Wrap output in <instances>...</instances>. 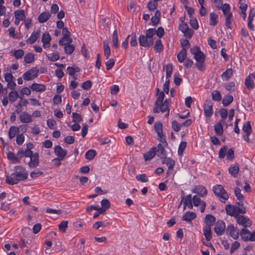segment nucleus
Instances as JSON below:
<instances>
[{
    "instance_id": "obj_1",
    "label": "nucleus",
    "mask_w": 255,
    "mask_h": 255,
    "mask_svg": "<svg viewBox=\"0 0 255 255\" xmlns=\"http://www.w3.org/2000/svg\"><path fill=\"white\" fill-rule=\"evenodd\" d=\"M28 173L25 168L21 166H16L14 168V172L6 176V182L10 185L17 184L19 181L27 178Z\"/></svg>"
},
{
    "instance_id": "obj_2",
    "label": "nucleus",
    "mask_w": 255,
    "mask_h": 255,
    "mask_svg": "<svg viewBox=\"0 0 255 255\" xmlns=\"http://www.w3.org/2000/svg\"><path fill=\"white\" fill-rule=\"evenodd\" d=\"M155 34V28H149L146 30L145 35H141L139 37V43L140 46L149 47L153 44V37Z\"/></svg>"
},
{
    "instance_id": "obj_3",
    "label": "nucleus",
    "mask_w": 255,
    "mask_h": 255,
    "mask_svg": "<svg viewBox=\"0 0 255 255\" xmlns=\"http://www.w3.org/2000/svg\"><path fill=\"white\" fill-rule=\"evenodd\" d=\"M190 52L193 55L194 58L196 60V66L199 69L201 70L204 67L206 58L205 55L197 46L191 48Z\"/></svg>"
},
{
    "instance_id": "obj_4",
    "label": "nucleus",
    "mask_w": 255,
    "mask_h": 255,
    "mask_svg": "<svg viewBox=\"0 0 255 255\" xmlns=\"http://www.w3.org/2000/svg\"><path fill=\"white\" fill-rule=\"evenodd\" d=\"M213 190L214 194L219 198L221 202H225L229 198L228 194L222 185H215L213 188Z\"/></svg>"
},
{
    "instance_id": "obj_5",
    "label": "nucleus",
    "mask_w": 255,
    "mask_h": 255,
    "mask_svg": "<svg viewBox=\"0 0 255 255\" xmlns=\"http://www.w3.org/2000/svg\"><path fill=\"white\" fill-rule=\"evenodd\" d=\"M240 236L244 241H255V231H251L246 228H243L240 231Z\"/></svg>"
},
{
    "instance_id": "obj_6",
    "label": "nucleus",
    "mask_w": 255,
    "mask_h": 255,
    "mask_svg": "<svg viewBox=\"0 0 255 255\" xmlns=\"http://www.w3.org/2000/svg\"><path fill=\"white\" fill-rule=\"evenodd\" d=\"M169 100L166 99L165 101L162 104H159L158 106L157 105V104H155V106L153 108V112L154 113H159L161 112L162 113L167 112L169 113ZM168 115V113L166 114V116Z\"/></svg>"
},
{
    "instance_id": "obj_7",
    "label": "nucleus",
    "mask_w": 255,
    "mask_h": 255,
    "mask_svg": "<svg viewBox=\"0 0 255 255\" xmlns=\"http://www.w3.org/2000/svg\"><path fill=\"white\" fill-rule=\"evenodd\" d=\"M38 73V70L36 68H32L23 74V78L25 81L32 80L37 77Z\"/></svg>"
},
{
    "instance_id": "obj_8",
    "label": "nucleus",
    "mask_w": 255,
    "mask_h": 255,
    "mask_svg": "<svg viewBox=\"0 0 255 255\" xmlns=\"http://www.w3.org/2000/svg\"><path fill=\"white\" fill-rule=\"evenodd\" d=\"M226 232L229 234L234 239H237L239 238L240 232L239 230L234 226L233 225H229L228 226Z\"/></svg>"
},
{
    "instance_id": "obj_9",
    "label": "nucleus",
    "mask_w": 255,
    "mask_h": 255,
    "mask_svg": "<svg viewBox=\"0 0 255 255\" xmlns=\"http://www.w3.org/2000/svg\"><path fill=\"white\" fill-rule=\"evenodd\" d=\"M51 39V37L48 32H45L42 34L41 41L44 49H46L50 47Z\"/></svg>"
},
{
    "instance_id": "obj_10",
    "label": "nucleus",
    "mask_w": 255,
    "mask_h": 255,
    "mask_svg": "<svg viewBox=\"0 0 255 255\" xmlns=\"http://www.w3.org/2000/svg\"><path fill=\"white\" fill-rule=\"evenodd\" d=\"M237 222L239 225L245 227H249L252 224L251 220L244 216H238L237 219Z\"/></svg>"
},
{
    "instance_id": "obj_11",
    "label": "nucleus",
    "mask_w": 255,
    "mask_h": 255,
    "mask_svg": "<svg viewBox=\"0 0 255 255\" xmlns=\"http://www.w3.org/2000/svg\"><path fill=\"white\" fill-rule=\"evenodd\" d=\"M39 154L37 152H35L30 157V161L28 162V166L30 168H35L39 165Z\"/></svg>"
},
{
    "instance_id": "obj_12",
    "label": "nucleus",
    "mask_w": 255,
    "mask_h": 255,
    "mask_svg": "<svg viewBox=\"0 0 255 255\" xmlns=\"http://www.w3.org/2000/svg\"><path fill=\"white\" fill-rule=\"evenodd\" d=\"M225 227V224L223 221H218L215 224L214 231L218 235L220 236L224 233Z\"/></svg>"
},
{
    "instance_id": "obj_13",
    "label": "nucleus",
    "mask_w": 255,
    "mask_h": 255,
    "mask_svg": "<svg viewBox=\"0 0 255 255\" xmlns=\"http://www.w3.org/2000/svg\"><path fill=\"white\" fill-rule=\"evenodd\" d=\"M204 112L206 117L207 118L211 117L213 113V105L211 102H208L204 105Z\"/></svg>"
},
{
    "instance_id": "obj_14",
    "label": "nucleus",
    "mask_w": 255,
    "mask_h": 255,
    "mask_svg": "<svg viewBox=\"0 0 255 255\" xmlns=\"http://www.w3.org/2000/svg\"><path fill=\"white\" fill-rule=\"evenodd\" d=\"M255 80V73H252L248 76L245 79V85L249 89H253L254 87V82Z\"/></svg>"
},
{
    "instance_id": "obj_15",
    "label": "nucleus",
    "mask_w": 255,
    "mask_h": 255,
    "mask_svg": "<svg viewBox=\"0 0 255 255\" xmlns=\"http://www.w3.org/2000/svg\"><path fill=\"white\" fill-rule=\"evenodd\" d=\"M54 153L59 159L63 160L67 154V151L59 145H57L54 148Z\"/></svg>"
},
{
    "instance_id": "obj_16",
    "label": "nucleus",
    "mask_w": 255,
    "mask_h": 255,
    "mask_svg": "<svg viewBox=\"0 0 255 255\" xmlns=\"http://www.w3.org/2000/svg\"><path fill=\"white\" fill-rule=\"evenodd\" d=\"M15 25H18L21 21H22L25 18V13L23 10H17L14 12Z\"/></svg>"
},
{
    "instance_id": "obj_17",
    "label": "nucleus",
    "mask_w": 255,
    "mask_h": 255,
    "mask_svg": "<svg viewBox=\"0 0 255 255\" xmlns=\"http://www.w3.org/2000/svg\"><path fill=\"white\" fill-rule=\"evenodd\" d=\"M154 130L157 134L161 141L164 139V134L162 132V124L160 122H156L154 125Z\"/></svg>"
},
{
    "instance_id": "obj_18",
    "label": "nucleus",
    "mask_w": 255,
    "mask_h": 255,
    "mask_svg": "<svg viewBox=\"0 0 255 255\" xmlns=\"http://www.w3.org/2000/svg\"><path fill=\"white\" fill-rule=\"evenodd\" d=\"M19 118V120L22 123H28L33 121L32 116L26 112H22Z\"/></svg>"
},
{
    "instance_id": "obj_19",
    "label": "nucleus",
    "mask_w": 255,
    "mask_h": 255,
    "mask_svg": "<svg viewBox=\"0 0 255 255\" xmlns=\"http://www.w3.org/2000/svg\"><path fill=\"white\" fill-rule=\"evenodd\" d=\"M192 191L193 193L199 194L202 197L206 196L207 194V190L206 188L201 185L195 186Z\"/></svg>"
},
{
    "instance_id": "obj_20",
    "label": "nucleus",
    "mask_w": 255,
    "mask_h": 255,
    "mask_svg": "<svg viewBox=\"0 0 255 255\" xmlns=\"http://www.w3.org/2000/svg\"><path fill=\"white\" fill-rule=\"evenodd\" d=\"M225 122L221 120L219 122L214 125V130L216 134L218 135H221L223 133V125Z\"/></svg>"
},
{
    "instance_id": "obj_21",
    "label": "nucleus",
    "mask_w": 255,
    "mask_h": 255,
    "mask_svg": "<svg viewBox=\"0 0 255 255\" xmlns=\"http://www.w3.org/2000/svg\"><path fill=\"white\" fill-rule=\"evenodd\" d=\"M40 30L33 31L30 35V37L26 40V43L30 44L34 43L40 37Z\"/></svg>"
},
{
    "instance_id": "obj_22",
    "label": "nucleus",
    "mask_w": 255,
    "mask_h": 255,
    "mask_svg": "<svg viewBox=\"0 0 255 255\" xmlns=\"http://www.w3.org/2000/svg\"><path fill=\"white\" fill-rule=\"evenodd\" d=\"M30 88L32 91L39 92H44L46 89V86L45 85L35 83L31 85Z\"/></svg>"
},
{
    "instance_id": "obj_23",
    "label": "nucleus",
    "mask_w": 255,
    "mask_h": 255,
    "mask_svg": "<svg viewBox=\"0 0 255 255\" xmlns=\"http://www.w3.org/2000/svg\"><path fill=\"white\" fill-rule=\"evenodd\" d=\"M156 152V148L152 147L148 151L145 153L143 155L144 159L145 161L151 159L155 155Z\"/></svg>"
},
{
    "instance_id": "obj_24",
    "label": "nucleus",
    "mask_w": 255,
    "mask_h": 255,
    "mask_svg": "<svg viewBox=\"0 0 255 255\" xmlns=\"http://www.w3.org/2000/svg\"><path fill=\"white\" fill-rule=\"evenodd\" d=\"M218 21V15L214 12H211L209 15V24L214 26L217 24Z\"/></svg>"
},
{
    "instance_id": "obj_25",
    "label": "nucleus",
    "mask_w": 255,
    "mask_h": 255,
    "mask_svg": "<svg viewBox=\"0 0 255 255\" xmlns=\"http://www.w3.org/2000/svg\"><path fill=\"white\" fill-rule=\"evenodd\" d=\"M196 217V214L192 212H186L182 216V220L186 222H190Z\"/></svg>"
},
{
    "instance_id": "obj_26",
    "label": "nucleus",
    "mask_w": 255,
    "mask_h": 255,
    "mask_svg": "<svg viewBox=\"0 0 255 255\" xmlns=\"http://www.w3.org/2000/svg\"><path fill=\"white\" fill-rule=\"evenodd\" d=\"M186 48H182L181 51L177 54V58L179 62L183 63L186 59Z\"/></svg>"
},
{
    "instance_id": "obj_27",
    "label": "nucleus",
    "mask_w": 255,
    "mask_h": 255,
    "mask_svg": "<svg viewBox=\"0 0 255 255\" xmlns=\"http://www.w3.org/2000/svg\"><path fill=\"white\" fill-rule=\"evenodd\" d=\"M203 231L206 240H211L212 238L211 227H209L208 225H205L203 228Z\"/></svg>"
},
{
    "instance_id": "obj_28",
    "label": "nucleus",
    "mask_w": 255,
    "mask_h": 255,
    "mask_svg": "<svg viewBox=\"0 0 255 255\" xmlns=\"http://www.w3.org/2000/svg\"><path fill=\"white\" fill-rule=\"evenodd\" d=\"M225 210L228 215L231 216H237L236 206L231 205H227L225 207Z\"/></svg>"
},
{
    "instance_id": "obj_29",
    "label": "nucleus",
    "mask_w": 255,
    "mask_h": 255,
    "mask_svg": "<svg viewBox=\"0 0 255 255\" xmlns=\"http://www.w3.org/2000/svg\"><path fill=\"white\" fill-rule=\"evenodd\" d=\"M19 132V128L16 126H11L9 128L8 136L9 138H14L15 135Z\"/></svg>"
},
{
    "instance_id": "obj_30",
    "label": "nucleus",
    "mask_w": 255,
    "mask_h": 255,
    "mask_svg": "<svg viewBox=\"0 0 255 255\" xmlns=\"http://www.w3.org/2000/svg\"><path fill=\"white\" fill-rule=\"evenodd\" d=\"M51 14L49 12H43L41 13L38 17V20L40 23H44L49 19Z\"/></svg>"
},
{
    "instance_id": "obj_31",
    "label": "nucleus",
    "mask_w": 255,
    "mask_h": 255,
    "mask_svg": "<svg viewBox=\"0 0 255 255\" xmlns=\"http://www.w3.org/2000/svg\"><path fill=\"white\" fill-rule=\"evenodd\" d=\"M67 71L69 75L74 77L76 73H78L80 71V68L77 66H68L67 68Z\"/></svg>"
},
{
    "instance_id": "obj_32",
    "label": "nucleus",
    "mask_w": 255,
    "mask_h": 255,
    "mask_svg": "<svg viewBox=\"0 0 255 255\" xmlns=\"http://www.w3.org/2000/svg\"><path fill=\"white\" fill-rule=\"evenodd\" d=\"M163 70L166 72V79H170L173 71V66L171 64H168L163 67Z\"/></svg>"
},
{
    "instance_id": "obj_33",
    "label": "nucleus",
    "mask_w": 255,
    "mask_h": 255,
    "mask_svg": "<svg viewBox=\"0 0 255 255\" xmlns=\"http://www.w3.org/2000/svg\"><path fill=\"white\" fill-rule=\"evenodd\" d=\"M160 12L158 10H156L155 12L154 16L151 17V22L153 25H155L159 23L160 21Z\"/></svg>"
},
{
    "instance_id": "obj_34",
    "label": "nucleus",
    "mask_w": 255,
    "mask_h": 255,
    "mask_svg": "<svg viewBox=\"0 0 255 255\" xmlns=\"http://www.w3.org/2000/svg\"><path fill=\"white\" fill-rule=\"evenodd\" d=\"M233 75V70L232 69H227L221 75V78L223 81L228 80Z\"/></svg>"
},
{
    "instance_id": "obj_35",
    "label": "nucleus",
    "mask_w": 255,
    "mask_h": 255,
    "mask_svg": "<svg viewBox=\"0 0 255 255\" xmlns=\"http://www.w3.org/2000/svg\"><path fill=\"white\" fill-rule=\"evenodd\" d=\"M154 49L156 52H160L163 50V45L162 44L161 40L160 39H158L157 40H156L154 46Z\"/></svg>"
},
{
    "instance_id": "obj_36",
    "label": "nucleus",
    "mask_w": 255,
    "mask_h": 255,
    "mask_svg": "<svg viewBox=\"0 0 255 255\" xmlns=\"http://www.w3.org/2000/svg\"><path fill=\"white\" fill-rule=\"evenodd\" d=\"M59 42L60 45L66 46L70 44L72 42V39L70 36H63Z\"/></svg>"
},
{
    "instance_id": "obj_37",
    "label": "nucleus",
    "mask_w": 255,
    "mask_h": 255,
    "mask_svg": "<svg viewBox=\"0 0 255 255\" xmlns=\"http://www.w3.org/2000/svg\"><path fill=\"white\" fill-rule=\"evenodd\" d=\"M7 157L8 159L12 163H18V157L16 156L14 153L9 151L7 153Z\"/></svg>"
},
{
    "instance_id": "obj_38",
    "label": "nucleus",
    "mask_w": 255,
    "mask_h": 255,
    "mask_svg": "<svg viewBox=\"0 0 255 255\" xmlns=\"http://www.w3.org/2000/svg\"><path fill=\"white\" fill-rule=\"evenodd\" d=\"M212 99L213 101L219 102L222 99V96L220 92L217 90L213 91L211 93Z\"/></svg>"
},
{
    "instance_id": "obj_39",
    "label": "nucleus",
    "mask_w": 255,
    "mask_h": 255,
    "mask_svg": "<svg viewBox=\"0 0 255 255\" xmlns=\"http://www.w3.org/2000/svg\"><path fill=\"white\" fill-rule=\"evenodd\" d=\"M215 222V217L211 215H207L205 217L206 225L212 227Z\"/></svg>"
},
{
    "instance_id": "obj_40",
    "label": "nucleus",
    "mask_w": 255,
    "mask_h": 255,
    "mask_svg": "<svg viewBox=\"0 0 255 255\" xmlns=\"http://www.w3.org/2000/svg\"><path fill=\"white\" fill-rule=\"evenodd\" d=\"M233 100V97L230 95H226L222 101V104L224 106H227L231 104Z\"/></svg>"
},
{
    "instance_id": "obj_41",
    "label": "nucleus",
    "mask_w": 255,
    "mask_h": 255,
    "mask_svg": "<svg viewBox=\"0 0 255 255\" xmlns=\"http://www.w3.org/2000/svg\"><path fill=\"white\" fill-rule=\"evenodd\" d=\"M9 101L13 103L14 102L18 97V94L16 90H12L9 92L8 94Z\"/></svg>"
},
{
    "instance_id": "obj_42",
    "label": "nucleus",
    "mask_w": 255,
    "mask_h": 255,
    "mask_svg": "<svg viewBox=\"0 0 255 255\" xmlns=\"http://www.w3.org/2000/svg\"><path fill=\"white\" fill-rule=\"evenodd\" d=\"M243 130L246 134H250L252 132L251 125L249 122L245 123L243 126Z\"/></svg>"
},
{
    "instance_id": "obj_43",
    "label": "nucleus",
    "mask_w": 255,
    "mask_h": 255,
    "mask_svg": "<svg viewBox=\"0 0 255 255\" xmlns=\"http://www.w3.org/2000/svg\"><path fill=\"white\" fill-rule=\"evenodd\" d=\"M113 46L115 48H118L119 47V39L118 32L115 30L113 34V39H112Z\"/></svg>"
},
{
    "instance_id": "obj_44",
    "label": "nucleus",
    "mask_w": 255,
    "mask_h": 255,
    "mask_svg": "<svg viewBox=\"0 0 255 255\" xmlns=\"http://www.w3.org/2000/svg\"><path fill=\"white\" fill-rule=\"evenodd\" d=\"M239 206H236V215L238 216L239 214H245L246 212V208L243 205L238 203Z\"/></svg>"
},
{
    "instance_id": "obj_45",
    "label": "nucleus",
    "mask_w": 255,
    "mask_h": 255,
    "mask_svg": "<svg viewBox=\"0 0 255 255\" xmlns=\"http://www.w3.org/2000/svg\"><path fill=\"white\" fill-rule=\"evenodd\" d=\"M12 52L13 56L17 59L21 58L24 54V51L22 49L14 50L12 51Z\"/></svg>"
},
{
    "instance_id": "obj_46",
    "label": "nucleus",
    "mask_w": 255,
    "mask_h": 255,
    "mask_svg": "<svg viewBox=\"0 0 255 255\" xmlns=\"http://www.w3.org/2000/svg\"><path fill=\"white\" fill-rule=\"evenodd\" d=\"M239 168L237 165H233L230 167L229 169V173L233 176H236L238 173Z\"/></svg>"
},
{
    "instance_id": "obj_47",
    "label": "nucleus",
    "mask_w": 255,
    "mask_h": 255,
    "mask_svg": "<svg viewBox=\"0 0 255 255\" xmlns=\"http://www.w3.org/2000/svg\"><path fill=\"white\" fill-rule=\"evenodd\" d=\"M221 9L225 16L232 14V13L230 11V6L229 4L225 3L222 5Z\"/></svg>"
},
{
    "instance_id": "obj_48",
    "label": "nucleus",
    "mask_w": 255,
    "mask_h": 255,
    "mask_svg": "<svg viewBox=\"0 0 255 255\" xmlns=\"http://www.w3.org/2000/svg\"><path fill=\"white\" fill-rule=\"evenodd\" d=\"M48 58L52 61H56L59 59V55L57 52H53L47 54Z\"/></svg>"
},
{
    "instance_id": "obj_49",
    "label": "nucleus",
    "mask_w": 255,
    "mask_h": 255,
    "mask_svg": "<svg viewBox=\"0 0 255 255\" xmlns=\"http://www.w3.org/2000/svg\"><path fill=\"white\" fill-rule=\"evenodd\" d=\"M157 91L158 93L157 100L155 104L158 106L159 104H162L164 98V92H159V90L157 89Z\"/></svg>"
},
{
    "instance_id": "obj_50",
    "label": "nucleus",
    "mask_w": 255,
    "mask_h": 255,
    "mask_svg": "<svg viewBox=\"0 0 255 255\" xmlns=\"http://www.w3.org/2000/svg\"><path fill=\"white\" fill-rule=\"evenodd\" d=\"M34 60V55L33 54L28 53L25 55L24 58V61L26 63H31Z\"/></svg>"
},
{
    "instance_id": "obj_51",
    "label": "nucleus",
    "mask_w": 255,
    "mask_h": 255,
    "mask_svg": "<svg viewBox=\"0 0 255 255\" xmlns=\"http://www.w3.org/2000/svg\"><path fill=\"white\" fill-rule=\"evenodd\" d=\"M104 55L107 58H108L111 55V49L108 43L105 41L104 42Z\"/></svg>"
},
{
    "instance_id": "obj_52",
    "label": "nucleus",
    "mask_w": 255,
    "mask_h": 255,
    "mask_svg": "<svg viewBox=\"0 0 255 255\" xmlns=\"http://www.w3.org/2000/svg\"><path fill=\"white\" fill-rule=\"evenodd\" d=\"M96 152L95 150L90 149L87 151L85 153V157L88 160H91L94 158L96 155Z\"/></svg>"
},
{
    "instance_id": "obj_53",
    "label": "nucleus",
    "mask_w": 255,
    "mask_h": 255,
    "mask_svg": "<svg viewBox=\"0 0 255 255\" xmlns=\"http://www.w3.org/2000/svg\"><path fill=\"white\" fill-rule=\"evenodd\" d=\"M68 222L67 221H64L61 222L58 225V228L60 231L62 233L65 232L68 227Z\"/></svg>"
},
{
    "instance_id": "obj_54",
    "label": "nucleus",
    "mask_w": 255,
    "mask_h": 255,
    "mask_svg": "<svg viewBox=\"0 0 255 255\" xmlns=\"http://www.w3.org/2000/svg\"><path fill=\"white\" fill-rule=\"evenodd\" d=\"M234 193L237 199L240 201H243L244 197L241 192V189L239 188H236L234 190Z\"/></svg>"
},
{
    "instance_id": "obj_55",
    "label": "nucleus",
    "mask_w": 255,
    "mask_h": 255,
    "mask_svg": "<svg viewBox=\"0 0 255 255\" xmlns=\"http://www.w3.org/2000/svg\"><path fill=\"white\" fill-rule=\"evenodd\" d=\"M165 163L169 169H173L175 165V161L170 158H167L165 160Z\"/></svg>"
},
{
    "instance_id": "obj_56",
    "label": "nucleus",
    "mask_w": 255,
    "mask_h": 255,
    "mask_svg": "<svg viewBox=\"0 0 255 255\" xmlns=\"http://www.w3.org/2000/svg\"><path fill=\"white\" fill-rule=\"evenodd\" d=\"M228 147L226 146L222 147L219 151V157L221 159L224 158L227 155Z\"/></svg>"
},
{
    "instance_id": "obj_57",
    "label": "nucleus",
    "mask_w": 255,
    "mask_h": 255,
    "mask_svg": "<svg viewBox=\"0 0 255 255\" xmlns=\"http://www.w3.org/2000/svg\"><path fill=\"white\" fill-rule=\"evenodd\" d=\"M47 125L51 129H55L56 128V122L52 119H48L47 120Z\"/></svg>"
},
{
    "instance_id": "obj_58",
    "label": "nucleus",
    "mask_w": 255,
    "mask_h": 255,
    "mask_svg": "<svg viewBox=\"0 0 255 255\" xmlns=\"http://www.w3.org/2000/svg\"><path fill=\"white\" fill-rule=\"evenodd\" d=\"M190 24L191 26L195 29H197L199 28L198 22L195 17H192L190 18Z\"/></svg>"
},
{
    "instance_id": "obj_59",
    "label": "nucleus",
    "mask_w": 255,
    "mask_h": 255,
    "mask_svg": "<svg viewBox=\"0 0 255 255\" xmlns=\"http://www.w3.org/2000/svg\"><path fill=\"white\" fill-rule=\"evenodd\" d=\"M72 121L74 123H79L82 121L81 116L77 113H72Z\"/></svg>"
},
{
    "instance_id": "obj_60",
    "label": "nucleus",
    "mask_w": 255,
    "mask_h": 255,
    "mask_svg": "<svg viewBox=\"0 0 255 255\" xmlns=\"http://www.w3.org/2000/svg\"><path fill=\"white\" fill-rule=\"evenodd\" d=\"M101 207L105 211L110 207V201L107 199H103L101 201Z\"/></svg>"
},
{
    "instance_id": "obj_61",
    "label": "nucleus",
    "mask_w": 255,
    "mask_h": 255,
    "mask_svg": "<svg viewBox=\"0 0 255 255\" xmlns=\"http://www.w3.org/2000/svg\"><path fill=\"white\" fill-rule=\"evenodd\" d=\"M136 179L142 182H146L148 181V178L145 174H138L136 176Z\"/></svg>"
},
{
    "instance_id": "obj_62",
    "label": "nucleus",
    "mask_w": 255,
    "mask_h": 255,
    "mask_svg": "<svg viewBox=\"0 0 255 255\" xmlns=\"http://www.w3.org/2000/svg\"><path fill=\"white\" fill-rule=\"evenodd\" d=\"M158 3L155 0H152L149 2L147 7L150 10H153L157 7Z\"/></svg>"
},
{
    "instance_id": "obj_63",
    "label": "nucleus",
    "mask_w": 255,
    "mask_h": 255,
    "mask_svg": "<svg viewBox=\"0 0 255 255\" xmlns=\"http://www.w3.org/2000/svg\"><path fill=\"white\" fill-rule=\"evenodd\" d=\"M240 8L241 11H246L248 5L246 2V0H239Z\"/></svg>"
},
{
    "instance_id": "obj_64",
    "label": "nucleus",
    "mask_w": 255,
    "mask_h": 255,
    "mask_svg": "<svg viewBox=\"0 0 255 255\" xmlns=\"http://www.w3.org/2000/svg\"><path fill=\"white\" fill-rule=\"evenodd\" d=\"M92 86V82L90 80H87L82 84V88L84 90H89Z\"/></svg>"
}]
</instances>
